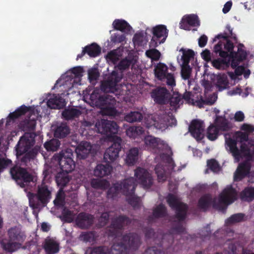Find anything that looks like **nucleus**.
Instances as JSON below:
<instances>
[{
	"instance_id": "obj_22",
	"label": "nucleus",
	"mask_w": 254,
	"mask_h": 254,
	"mask_svg": "<svg viewBox=\"0 0 254 254\" xmlns=\"http://www.w3.org/2000/svg\"><path fill=\"white\" fill-rule=\"evenodd\" d=\"M251 169V164L249 161H246L239 164L234 174V180L236 181L242 180L249 174Z\"/></svg>"
},
{
	"instance_id": "obj_26",
	"label": "nucleus",
	"mask_w": 254,
	"mask_h": 254,
	"mask_svg": "<svg viewBox=\"0 0 254 254\" xmlns=\"http://www.w3.org/2000/svg\"><path fill=\"white\" fill-rule=\"evenodd\" d=\"M47 106L51 109H62L65 106L64 100L59 95L50 98L47 101Z\"/></svg>"
},
{
	"instance_id": "obj_46",
	"label": "nucleus",
	"mask_w": 254,
	"mask_h": 254,
	"mask_svg": "<svg viewBox=\"0 0 254 254\" xmlns=\"http://www.w3.org/2000/svg\"><path fill=\"white\" fill-rule=\"evenodd\" d=\"M166 200L169 206H188L187 204L182 203L176 195L172 193L168 194Z\"/></svg>"
},
{
	"instance_id": "obj_24",
	"label": "nucleus",
	"mask_w": 254,
	"mask_h": 254,
	"mask_svg": "<svg viewBox=\"0 0 254 254\" xmlns=\"http://www.w3.org/2000/svg\"><path fill=\"white\" fill-rule=\"evenodd\" d=\"M76 225L81 228H87L93 222V217L91 215L84 213L79 214L75 220Z\"/></svg>"
},
{
	"instance_id": "obj_64",
	"label": "nucleus",
	"mask_w": 254,
	"mask_h": 254,
	"mask_svg": "<svg viewBox=\"0 0 254 254\" xmlns=\"http://www.w3.org/2000/svg\"><path fill=\"white\" fill-rule=\"evenodd\" d=\"M176 212L177 218L181 220L184 219L186 215V207H176Z\"/></svg>"
},
{
	"instance_id": "obj_44",
	"label": "nucleus",
	"mask_w": 254,
	"mask_h": 254,
	"mask_svg": "<svg viewBox=\"0 0 254 254\" xmlns=\"http://www.w3.org/2000/svg\"><path fill=\"white\" fill-rule=\"evenodd\" d=\"M169 103L173 109H176L178 108L180 105L183 103L182 95L178 93L174 94L172 96L170 95Z\"/></svg>"
},
{
	"instance_id": "obj_31",
	"label": "nucleus",
	"mask_w": 254,
	"mask_h": 254,
	"mask_svg": "<svg viewBox=\"0 0 254 254\" xmlns=\"http://www.w3.org/2000/svg\"><path fill=\"white\" fill-rule=\"evenodd\" d=\"M30 107H27L25 105H22L17 108L15 111L10 113L8 116V120L7 122L14 121L16 119H18L20 116L26 114L30 111Z\"/></svg>"
},
{
	"instance_id": "obj_19",
	"label": "nucleus",
	"mask_w": 254,
	"mask_h": 254,
	"mask_svg": "<svg viewBox=\"0 0 254 254\" xmlns=\"http://www.w3.org/2000/svg\"><path fill=\"white\" fill-rule=\"evenodd\" d=\"M51 212H55L58 217L62 220L68 222H71L75 218L76 213L73 210H70L69 207H52Z\"/></svg>"
},
{
	"instance_id": "obj_34",
	"label": "nucleus",
	"mask_w": 254,
	"mask_h": 254,
	"mask_svg": "<svg viewBox=\"0 0 254 254\" xmlns=\"http://www.w3.org/2000/svg\"><path fill=\"white\" fill-rule=\"evenodd\" d=\"M240 197L242 200L250 202L254 200V188L248 187L243 190L240 194Z\"/></svg>"
},
{
	"instance_id": "obj_33",
	"label": "nucleus",
	"mask_w": 254,
	"mask_h": 254,
	"mask_svg": "<svg viewBox=\"0 0 254 254\" xmlns=\"http://www.w3.org/2000/svg\"><path fill=\"white\" fill-rule=\"evenodd\" d=\"M168 67L163 63H159L155 66L154 73L155 76L157 79L162 80L165 79L166 75L167 73Z\"/></svg>"
},
{
	"instance_id": "obj_49",
	"label": "nucleus",
	"mask_w": 254,
	"mask_h": 254,
	"mask_svg": "<svg viewBox=\"0 0 254 254\" xmlns=\"http://www.w3.org/2000/svg\"><path fill=\"white\" fill-rule=\"evenodd\" d=\"M219 129L214 125H211L207 128V137L211 141L216 139L218 136Z\"/></svg>"
},
{
	"instance_id": "obj_13",
	"label": "nucleus",
	"mask_w": 254,
	"mask_h": 254,
	"mask_svg": "<svg viewBox=\"0 0 254 254\" xmlns=\"http://www.w3.org/2000/svg\"><path fill=\"white\" fill-rule=\"evenodd\" d=\"M153 126L157 129L164 130L168 127H173L177 124V120L173 115L166 114L154 117Z\"/></svg>"
},
{
	"instance_id": "obj_9",
	"label": "nucleus",
	"mask_w": 254,
	"mask_h": 254,
	"mask_svg": "<svg viewBox=\"0 0 254 254\" xmlns=\"http://www.w3.org/2000/svg\"><path fill=\"white\" fill-rule=\"evenodd\" d=\"M10 173L12 178L22 188H25L33 181V176L27 172L26 169L13 167L10 169Z\"/></svg>"
},
{
	"instance_id": "obj_52",
	"label": "nucleus",
	"mask_w": 254,
	"mask_h": 254,
	"mask_svg": "<svg viewBox=\"0 0 254 254\" xmlns=\"http://www.w3.org/2000/svg\"><path fill=\"white\" fill-rule=\"evenodd\" d=\"M194 53L192 50H188L187 51H184L182 57L183 64H189L191 59L193 58Z\"/></svg>"
},
{
	"instance_id": "obj_16",
	"label": "nucleus",
	"mask_w": 254,
	"mask_h": 254,
	"mask_svg": "<svg viewBox=\"0 0 254 254\" xmlns=\"http://www.w3.org/2000/svg\"><path fill=\"white\" fill-rule=\"evenodd\" d=\"M171 94L165 87H158L152 90L151 96L154 102L159 105H165L169 103Z\"/></svg>"
},
{
	"instance_id": "obj_51",
	"label": "nucleus",
	"mask_w": 254,
	"mask_h": 254,
	"mask_svg": "<svg viewBox=\"0 0 254 254\" xmlns=\"http://www.w3.org/2000/svg\"><path fill=\"white\" fill-rule=\"evenodd\" d=\"M223 46V43L221 41H219L216 45H215L213 51L216 54H219V56L221 58H226L229 55V53L222 50Z\"/></svg>"
},
{
	"instance_id": "obj_5",
	"label": "nucleus",
	"mask_w": 254,
	"mask_h": 254,
	"mask_svg": "<svg viewBox=\"0 0 254 254\" xmlns=\"http://www.w3.org/2000/svg\"><path fill=\"white\" fill-rule=\"evenodd\" d=\"M82 127L85 130L95 129L98 133L109 136L116 134L119 128L116 122L104 119L97 121L95 124L90 122L84 121L82 124Z\"/></svg>"
},
{
	"instance_id": "obj_4",
	"label": "nucleus",
	"mask_w": 254,
	"mask_h": 254,
	"mask_svg": "<svg viewBox=\"0 0 254 254\" xmlns=\"http://www.w3.org/2000/svg\"><path fill=\"white\" fill-rule=\"evenodd\" d=\"M226 144L237 162L239 161L242 154L254 158V140L249 142L248 144L242 143L240 149L237 147V140L231 138L226 140Z\"/></svg>"
},
{
	"instance_id": "obj_10",
	"label": "nucleus",
	"mask_w": 254,
	"mask_h": 254,
	"mask_svg": "<svg viewBox=\"0 0 254 254\" xmlns=\"http://www.w3.org/2000/svg\"><path fill=\"white\" fill-rule=\"evenodd\" d=\"M122 139L120 137L115 136L113 138L112 145L108 148L104 153V159L108 163H111L116 161L119 157V152L123 146Z\"/></svg>"
},
{
	"instance_id": "obj_47",
	"label": "nucleus",
	"mask_w": 254,
	"mask_h": 254,
	"mask_svg": "<svg viewBox=\"0 0 254 254\" xmlns=\"http://www.w3.org/2000/svg\"><path fill=\"white\" fill-rule=\"evenodd\" d=\"M32 114L30 112L29 115V117L23 121L22 124L23 127L27 130L32 131L35 129L36 125V120L35 118H31Z\"/></svg>"
},
{
	"instance_id": "obj_39",
	"label": "nucleus",
	"mask_w": 254,
	"mask_h": 254,
	"mask_svg": "<svg viewBox=\"0 0 254 254\" xmlns=\"http://www.w3.org/2000/svg\"><path fill=\"white\" fill-rule=\"evenodd\" d=\"M81 112L78 109L70 108L65 109L62 113L63 117L66 120H69L79 117Z\"/></svg>"
},
{
	"instance_id": "obj_61",
	"label": "nucleus",
	"mask_w": 254,
	"mask_h": 254,
	"mask_svg": "<svg viewBox=\"0 0 254 254\" xmlns=\"http://www.w3.org/2000/svg\"><path fill=\"white\" fill-rule=\"evenodd\" d=\"M133 42L134 45L142 46L143 44L144 37L141 33H136L133 37Z\"/></svg>"
},
{
	"instance_id": "obj_27",
	"label": "nucleus",
	"mask_w": 254,
	"mask_h": 254,
	"mask_svg": "<svg viewBox=\"0 0 254 254\" xmlns=\"http://www.w3.org/2000/svg\"><path fill=\"white\" fill-rule=\"evenodd\" d=\"M112 169V166L108 164L106 165L98 164L94 170V175L95 176L103 178L109 175Z\"/></svg>"
},
{
	"instance_id": "obj_63",
	"label": "nucleus",
	"mask_w": 254,
	"mask_h": 254,
	"mask_svg": "<svg viewBox=\"0 0 254 254\" xmlns=\"http://www.w3.org/2000/svg\"><path fill=\"white\" fill-rule=\"evenodd\" d=\"M106 59L115 64L119 60L118 56L116 52L114 51L109 52L106 56Z\"/></svg>"
},
{
	"instance_id": "obj_18",
	"label": "nucleus",
	"mask_w": 254,
	"mask_h": 254,
	"mask_svg": "<svg viewBox=\"0 0 254 254\" xmlns=\"http://www.w3.org/2000/svg\"><path fill=\"white\" fill-rule=\"evenodd\" d=\"M237 198V192L232 187L225 188L219 196V202L220 204L228 205L235 201Z\"/></svg>"
},
{
	"instance_id": "obj_60",
	"label": "nucleus",
	"mask_w": 254,
	"mask_h": 254,
	"mask_svg": "<svg viewBox=\"0 0 254 254\" xmlns=\"http://www.w3.org/2000/svg\"><path fill=\"white\" fill-rule=\"evenodd\" d=\"M155 171L157 175L158 179L159 182L165 180L164 170L162 169L161 166L158 165H156L155 168Z\"/></svg>"
},
{
	"instance_id": "obj_6",
	"label": "nucleus",
	"mask_w": 254,
	"mask_h": 254,
	"mask_svg": "<svg viewBox=\"0 0 254 254\" xmlns=\"http://www.w3.org/2000/svg\"><path fill=\"white\" fill-rule=\"evenodd\" d=\"M27 196L29 199V206H37L36 205V200L42 206H46L51 199L52 193L48 185L43 182L41 185L38 186L37 193L29 191L27 192Z\"/></svg>"
},
{
	"instance_id": "obj_62",
	"label": "nucleus",
	"mask_w": 254,
	"mask_h": 254,
	"mask_svg": "<svg viewBox=\"0 0 254 254\" xmlns=\"http://www.w3.org/2000/svg\"><path fill=\"white\" fill-rule=\"evenodd\" d=\"M11 164L12 161L10 159L0 158V173Z\"/></svg>"
},
{
	"instance_id": "obj_40",
	"label": "nucleus",
	"mask_w": 254,
	"mask_h": 254,
	"mask_svg": "<svg viewBox=\"0 0 254 254\" xmlns=\"http://www.w3.org/2000/svg\"><path fill=\"white\" fill-rule=\"evenodd\" d=\"M216 86L219 91L227 88L229 82L227 76L225 74H218L216 77Z\"/></svg>"
},
{
	"instance_id": "obj_48",
	"label": "nucleus",
	"mask_w": 254,
	"mask_h": 254,
	"mask_svg": "<svg viewBox=\"0 0 254 254\" xmlns=\"http://www.w3.org/2000/svg\"><path fill=\"white\" fill-rule=\"evenodd\" d=\"M106 96H100L97 92L94 90L92 93L90 95L89 99L92 104H95V106L99 107L101 103L105 101Z\"/></svg>"
},
{
	"instance_id": "obj_36",
	"label": "nucleus",
	"mask_w": 254,
	"mask_h": 254,
	"mask_svg": "<svg viewBox=\"0 0 254 254\" xmlns=\"http://www.w3.org/2000/svg\"><path fill=\"white\" fill-rule=\"evenodd\" d=\"M71 178L65 172H61L59 173L56 177V181L60 188L65 187L70 181Z\"/></svg>"
},
{
	"instance_id": "obj_15",
	"label": "nucleus",
	"mask_w": 254,
	"mask_h": 254,
	"mask_svg": "<svg viewBox=\"0 0 254 254\" xmlns=\"http://www.w3.org/2000/svg\"><path fill=\"white\" fill-rule=\"evenodd\" d=\"M226 29L228 32L225 31L223 33H220L215 36L213 39V41H215L216 39H220L221 38L224 39L226 41V43L223 44L224 49L227 50L228 53L234 52L233 51L234 46V44L229 40L228 38L230 37L236 42H237V38L236 34L233 33V29L230 25H227Z\"/></svg>"
},
{
	"instance_id": "obj_8",
	"label": "nucleus",
	"mask_w": 254,
	"mask_h": 254,
	"mask_svg": "<svg viewBox=\"0 0 254 254\" xmlns=\"http://www.w3.org/2000/svg\"><path fill=\"white\" fill-rule=\"evenodd\" d=\"M73 153L71 149L63 150L58 156V162L62 172L68 174L75 168V164L73 160Z\"/></svg>"
},
{
	"instance_id": "obj_54",
	"label": "nucleus",
	"mask_w": 254,
	"mask_h": 254,
	"mask_svg": "<svg viewBox=\"0 0 254 254\" xmlns=\"http://www.w3.org/2000/svg\"><path fill=\"white\" fill-rule=\"evenodd\" d=\"M191 73V68L189 64H183L181 69V76L185 80L189 79Z\"/></svg>"
},
{
	"instance_id": "obj_20",
	"label": "nucleus",
	"mask_w": 254,
	"mask_h": 254,
	"mask_svg": "<svg viewBox=\"0 0 254 254\" xmlns=\"http://www.w3.org/2000/svg\"><path fill=\"white\" fill-rule=\"evenodd\" d=\"M204 126L203 121L195 119L191 121L189 126V131L197 140H201L203 136Z\"/></svg>"
},
{
	"instance_id": "obj_57",
	"label": "nucleus",
	"mask_w": 254,
	"mask_h": 254,
	"mask_svg": "<svg viewBox=\"0 0 254 254\" xmlns=\"http://www.w3.org/2000/svg\"><path fill=\"white\" fill-rule=\"evenodd\" d=\"M126 36L124 34L115 33L111 37V41L113 43H122L126 41Z\"/></svg>"
},
{
	"instance_id": "obj_59",
	"label": "nucleus",
	"mask_w": 254,
	"mask_h": 254,
	"mask_svg": "<svg viewBox=\"0 0 254 254\" xmlns=\"http://www.w3.org/2000/svg\"><path fill=\"white\" fill-rule=\"evenodd\" d=\"M91 186L94 189H102L104 187L105 182L98 179H93L91 181Z\"/></svg>"
},
{
	"instance_id": "obj_11",
	"label": "nucleus",
	"mask_w": 254,
	"mask_h": 254,
	"mask_svg": "<svg viewBox=\"0 0 254 254\" xmlns=\"http://www.w3.org/2000/svg\"><path fill=\"white\" fill-rule=\"evenodd\" d=\"M122 74L117 71H113L107 77L106 80L101 82V89L104 92L114 93L117 90L118 83L122 79Z\"/></svg>"
},
{
	"instance_id": "obj_42",
	"label": "nucleus",
	"mask_w": 254,
	"mask_h": 254,
	"mask_svg": "<svg viewBox=\"0 0 254 254\" xmlns=\"http://www.w3.org/2000/svg\"><path fill=\"white\" fill-rule=\"evenodd\" d=\"M143 128L140 126L129 127L126 130L127 136L130 138H135L144 133Z\"/></svg>"
},
{
	"instance_id": "obj_14",
	"label": "nucleus",
	"mask_w": 254,
	"mask_h": 254,
	"mask_svg": "<svg viewBox=\"0 0 254 254\" xmlns=\"http://www.w3.org/2000/svg\"><path fill=\"white\" fill-rule=\"evenodd\" d=\"M144 143L148 149L156 154L160 153L168 146L164 141L151 135L144 138Z\"/></svg>"
},
{
	"instance_id": "obj_41",
	"label": "nucleus",
	"mask_w": 254,
	"mask_h": 254,
	"mask_svg": "<svg viewBox=\"0 0 254 254\" xmlns=\"http://www.w3.org/2000/svg\"><path fill=\"white\" fill-rule=\"evenodd\" d=\"M143 119L142 114L138 111H131L126 114L125 120L128 123L140 122Z\"/></svg>"
},
{
	"instance_id": "obj_35",
	"label": "nucleus",
	"mask_w": 254,
	"mask_h": 254,
	"mask_svg": "<svg viewBox=\"0 0 254 254\" xmlns=\"http://www.w3.org/2000/svg\"><path fill=\"white\" fill-rule=\"evenodd\" d=\"M101 48L96 43H92L84 48V53L87 54L91 57H96L101 53Z\"/></svg>"
},
{
	"instance_id": "obj_1",
	"label": "nucleus",
	"mask_w": 254,
	"mask_h": 254,
	"mask_svg": "<svg viewBox=\"0 0 254 254\" xmlns=\"http://www.w3.org/2000/svg\"><path fill=\"white\" fill-rule=\"evenodd\" d=\"M134 176L137 180L130 177L114 184L108 190V195L114 197L121 193L127 196V200L131 206H140L141 198L134 194L137 183L145 188H149L153 184V179L147 170L139 167L134 170Z\"/></svg>"
},
{
	"instance_id": "obj_3",
	"label": "nucleus",
	"mask_w": 254,
	"mask_h": 254,
	"mask_svg": "<svg viewBox=\"0 0 254 254\" xmlns=\"http://www.w3.org/2000/svg\"><path fill=\"white\" fill-rule=\"evenodd\" d=\"M122 242L114 245L110 252L106 248H90L86 254H126L127 249H134L139 244L137 237L133 235H127L122 239Z\"/></svg>"
},
{
	"instance_id": "obj_55",
	"label": "nucleus",
	"mask_w": 254,
	"mask_h": 254,
	"mask_svg": "<svg viewBox=\"0 0 254 254\" xmlns=\"http://www.w3.org/2000/svg\"><path fill=\"white\" fill-rule=\"evenodd\" d=\"M208 167L213 172H218L220 171V167L218 162L214 159L208 160L207 161Z\"/></svg>"
},
{
	"instance_id": "obj_2",
	"label": "nucleus",
	"mask_w": 254,
	"mask_h": 254,
	"mask_svg": "<svg viewBox=\"0 0 254 254\" xmlns=\"http://www.w3.org/2000/svg\"><path fill=\"white\" fill-rule=\"evenodd\" d=\"M35 134L33 133H25L21 136L16 146L17 155L23 156L21 158V162L26 164L31 160L34 159L40 150V147L36 145L29 150L35 143Z\"/></svg>"
},
{
	"instance_id": "obj_25",
	"label": "nucleus",
	"mask_w": 254,
	"mask_h": 254,
	"mask_svg": "<svg viewBox=\"0 0 254 254\" xmlns=\"http://www.w3.org/2000/svg\"><path fill=\"white\" fill-rule=\"evenodd\" d=\"M231 58L229 56L226 58L214 59L211 61L212 65L217 69L224 70L229 67Z\"/></svg>"
},
{
	"instance_id": "obj_30",
	"label": "nucleus",
	"mask_w": 254,
	"mask_h": 254,
	"mask_svg": "<svg viewBox=\"0 0 254 254\" xmlns=\"http://www.w3.org/2000/svg\"><path fill=\"white\" fill-rule=\"evenodd\" d=\"M138 149L136 147L130 148L127 154L125 161L128 166L133 165L138 159Z\"/></svg>"
},
{
	"instance_id": "obj_17",
	"label": "nucleus",
	"mask_w": 254,
	"mask_h": 254,
	"mask_svg": "<svg viewBox=\"0 0 254 254\" xmlns=\"http://www.w3.org/2000/svg\"><path fill=\"white\" fill-rule=\"evenodd\" d=\"M104 100L99 106L101 109L102 113L107 116L116 115L117 111L115 107L116 100L115 98L107 95Z\"/></svg>"
},
{
	"instance_id": "obj_23",
	"label": "nucleus",
	"mask_w": 254,
	"mask_h": 254,
	"mask_svg": "<svg viewBox=\"0 0 254 254\" xmlns=\"http://www.w3.org/2000/svg\"><path fill=\"white\" fill-rule=\"evenodd\" d=\"M92 149V146L89 142L87 141L81 142L75 149V153L77 158L78 159H84L86 158Z\"/></svg>"
},
{
	"instance_id": "obj_7",
	"label": "nucleus",
	"mask_w": 254,
	"mask_h": 254,
	"mask_svg": "<svg viewBox=\"0 0 254 254\" xmlns=\"http://www.w3.org/2000/svg\"><path fill=\"white\" fill-rule=\"evenodd\" d=\"M9 242L5 244L2 242L3 248L9 252H14L18 249L25 240V236L18 228H12L8 232Z\"/></svg>"
},
{
	"instance_id": "obj_43",
	"label": "nucleus",
	"mask_w": 254,
	"mask_h": 254,
	"mask_svg": "<svg viewBox=\"0 0 254 254\" xmlns=\"http://www.w3.org/2000/svg\"><path fill=\"white\" fill-rule=\"evenodd\" d=\"M65 193L63 188H60L58 191L56 198L53 202L55 206H65Z\"/></svg>"
},
{
	"instance_id": "obj_53",
	"label": "nucleus",
	"mask_w": 254,
	"mask_h": 254,
	"mask_svg": "<svg viewBox=\"0 0 254 254\" xmlns=\"http://www.w3.org/2000/svg\"><path fill=\"white\" fill-rule=\"evenodd\" d=\"M145 54L147 57L155 61H158L161 56L160 52L155 48L147 50Z\"/></svg>"
},
{
	"instance_id": "obj_21",
	"label": "nucleus",
	"mask_w": 254,
	"mask_h": 254,
	"mask_svg": "<svg viewBox=\"0 0 254 254\" xmlns=\"http://www.w3.org/2000/svg\"><path fill=\"white\" fill-rule=\"evenodd\" d=\"M199 25L198 17L195 14L184 16L180 23V28L185 30H189L190 26L197 27Z\"/></svg>"
},
{
	"instance_id": "obj_28",
	"label": "nucleus",
	"mask_w": 254,
	"mask_h": 254,
	"mask_svg": "<svg viewBox=\"0 0 254 254\" xmlns=\"http://www.w3.org/2000/svg\"><path fill=\"white\" fill-rule=\"evenodd\" d=\"M44 249L48 254H54L59 250V244L54 239L48 238L45 240Z\"/></svg>"
},
{
	"instance_id": "obj_37",
	"label": "nucleus",
	"mask_w": 254,
	"mask_h": 254,
	"mask_svg": "<svg viewBox=\"0 0 254 254\" xmlns=\"http://www.w3.org/2000/svg\"><path fill=\"white\" fill-rule=\"evenodd\" d=\"M217 206L216 204L215 199L213 198L210 194H205L202 195L198 200V206Z\"/></svg>"
},
{
	"instance_id": "obj_58",
	"label": "nucleus",
	"mask_w": 254,
	"mask_h": 254,
	"mask_svg": "<svg viewBox=\"0 0 254 254\" xmlns=\"http://www.w3.org/2000/svg\"><path fill=\"white\" fill-rule=\"evenodd\" d=\"M131 64V61L126 58L119 62L117 65V67L120 70H124L128 68Z\"/></svg>"
},
{
	"instance_id": "obj_29",
	"label": "nucleus",
	"mask_w": 254,
	"mask_h": 254,
	"mask_svg": "<svg viewBox=\"0 0 254 254\" xmlns=\"http://www.w3.org/2000/svg\"><path fill=\"white\" fill-rule=\"evenodd\" d=\"M70 132V129L65 123H61L55 129L54 135L56 138H64Z\"/></svg>"
},
{
	"instance_id": "obj_56",
	"label": "nucleus",
	"mask_w": 254,
	"mask_h": 254,
	"mask_svg": "<svg viewBox=\"0 0 254 254\" xmlns=\"http://www.w3.org/2000/svg\"><path fill=\"white\" fill-rule=\"evenodd\" d=\"M244 219V215L242 214H237L232 215L229 218L227 219L225 223L227 225L237 223L241 221Z\"/></svg>"
},
{
	"instance_id": "obj_45",
	"label": "nucleus",
	"mask_w": 254,
	"mask_h": 254,
	"mask_svg": "<svg viewBox=\"0 0 254 254\" xmlns=\"http://www.w3.org/2000/svg\"><path fill=\"white\" fill-rule=\"evenodd\" d=\"M215 126L219 130L227 131L229 129L228 121L221 116H217L215 121Z\"/></svg>"
},
{
	"instance_id": "obj_32",
	"label": "nucleus",
	"mask_w": 254,
	"mask_h": 254,
	"mask_svg": "<svg viewBox=\"0 0 254 254\" xmlns=\"http://www.w3.org/2000/svg\"><path fill=\"white\" fill-rule=\"evenodd\" d=\"M112 25L115 29L123 32L128 33L131 29L130 25L126 20L123 19H115Z\"/></svg>"
},
{
	"instance_id": "obj_50",
	"label": "nucleus",
	"mask_w": 254,
	"mask_h": 254,
	"mask_svg": "<svg viewBox=\"0 0 254 254\" xmlns=\"http://www.w3.org/2000/svg\"><path fill=\"white\" fill-rule=\"evenodd\" d=\"M61 145L60 142L57 139H52L44 144V147L47 151H55Z\"/></svg>"
},
{
	"instance_id": "obj_12",
	"label": "nucleus",
	"mask_w": 254,
	"mask_h": 254,
	"mask_svg": "<svg viewBox=\"0 0 254 254\" xmlns=\"http://www.w3.org/2000/svg\"><path fill=\"white\" fill-rule=\"evenodd\" d=\"M153 36L150 42V47L156 48L165 42L168 34V30L164 25H159L152 28Z\"/></svg>"
},
{
	"instance_id": "obj_38",
	"label": "nucleus",
	"mask_w": 254,
	"mask_h": 254,
	"mask_svg": "<svg viewBox=\"0 0 254 254\" xmlns=\"http://www.w3.org/2000/svg\"><path fill=\"white\" fill-rule=\"evenodd\" d=\"M244 47V46L243 44H239L238 46V51L237 52L234 51L229 53V56L231 59L232 58H235L238 59L239 61L243 62L245 60L247 57V53L245 50L242 49Z\"/></svg>"
}]
</instances>
